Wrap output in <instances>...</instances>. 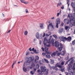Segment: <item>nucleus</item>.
<instances>
[{
	"label": "nucleus",
	"instance_id": "1",
	"mask_svg": "<svg viewBox=\"0 0 75 75\" xmlns=\"http://www.w3.org/2000/svg\"><path fill=\"white\" fill-rule=\"evenodd\" d=\"M51 38H52V36H50V38L48 40H47V38H44V41H43V44L45 45V51L46 52V53L47 54L46 55V58H51V56H50V53L49 52H48V47H51V45L50 44H51Z\"/></svg>",
	"mask_w": 75,
	"mask_h": 75
},
{
	"label": "nucleus",
	"instance_id": "2",
	"mask_svg": "<svg viewBox=\"0 0 75 75\" xmlns=\"http://www.w3.org/2000/svg\"><path fill=\"white\" fill-rule=\"evenodd\" d=\"M40 69L42 70V71H41L40 70H38V72L39 73L40 75H42L44 74V72H45L44 73L45 75H47L48 74V71L49 70L48 69H46V67L45 66H41Z\"/></svg>",
	"mask_w": 75,
	"mask_h": 75
},
{
	"label": "nucleus",
	"instance_id": "3",
	"mask_svg": "<svg viewBox=\"0 0 75 75\" xmlns=\"http://www.w3.org/2000/svg\"><path fill=\"white\" fill-rule=\"evenodd\" d=\"M71 16H70L69 15H68V17H69V20H68V22H67V24H69L70 23H71L74 24V26H75V18L74 17L72 16V15L71 14L70 15Z\"/></svg>",
	"mask_w": 75,
	"mask_h": 75
},
{
	"label": "nucleus",
	"instance_id": "4",
	"mask_svg": "<svg viewBox=\"0 0 75 75\" xmlns=\"http://www.w3.org/2000/svg\"><path fill=\"white\" fill-rule=\"evenodd\" d=\"M60 46V47H59L57 48V50H59V51L61 52V51L62 50V48L64 47V46L61 43H60L59 42H58V41H57V47H58L59 46Z\"/></svg>",
	"mask_w": 75,
	"mask_h": 75
},
{
	"label": "nucleus",
	"instance_id": "5",
	"mask_svg": "<svg viewBox=\"0 0 75 75\" xmlns=\"http://www.w3.org/2000/svg\"><path fill=\"white\" fill-rule=\"evenodd\" d=\"M27 62H25L23 64V66H25V65H27V64L28 63L29 64H30L31 63V62L33 61V60L32 58V57H30L29 58H27Z\"/></svg>",
	"mask_w": 75,
	"mask_h": 75
},
{
	"label": "nucleus",
	"instance_id": "6",
	"mask_svg": "<svg viewBox=\"0 0 75 75\" xmlns=\"http://www.w3.org/2000/svg\"><path fill=\"white\" fill-rule=\"evenodd\" d=\"M59 39L62 41H63L64 42H65V41H66L67 38L64 37V36H61L59 37Z\"/></svg>",
	"mask_w": 75,
	"mask_h": 75
},
{
	"label": "nucleus",
	"instance_id": "7",
	"mask_svg": "<svg viewBox=\"0 0 75 75\" xmlns=\"http://www.w3.org/2000/svg\"><path fill=\"white\" fill-rule=\"evenodd\" d=\"M71 60V61L69 62V64H72L73 63V61H74V57H72L70 59H69L66 62L65 65H67V64L68 63V62H69Z\"/></svg>",
	"mask_w": 75,
	"mask_h": 75
},
{
	"label": "nucleus",
	"instance_id": "8",
	"mask_svg": "<svg viewBox=\"0 0 75 75\" xmlns=\"http://www.w3.org/2000/svg\"><path fill=\"white\" fill-rule=\"evenodd\" d=\"M51 42L52 43V45L55 46V47H57V41H55L54 43V39H52L51 40Z\"/></svg>",
	"mask_w": 75,
	"mask_h": 75
},
{
	"label": "nucleus",
	"instance_id": "9",
	"mask_svg": "<svg viewBox=\"0 0 75 75\" xmlns=\"http://www.w3.org/2000/svg\"><path fill=\"white\" fill-rule=\"evenodd\" d=\"M72 66H69V67H68V70L69 71V73L71 75H73V72H72V70H71V67Z\"/></svg>",
	"mask_w": 75,
	"mask_h": 75
},
{
	"label": "nucleus",
	"instance_id": "10",
	"mask_svg": "<svg viewBox=\"0 0 75 75\" xmlns=\"http://www.w3.org/2000/svg\"><path fill=\"white\" fill-rule=\"evenodd\" d=\"M71 40H72V37L70 36H69L67 38H66V40L68 42H70Z\"/></svg>",
	"mask_w": 75,
	"mask_h": 75
},
{
	"label": "nucleus",
	"instance_id": "11",
	"mask_svg": "<svg viewBox=\"0 0 75 75\" xmlns=\"http://www.w3.org/2000/svg\"><path fill=\"white\" fill-rule=\"evenodd\" d=\"M49 28H53V25H52V23H50L48 25V28L49 30Z\"/></svg>",
	"mask_w": 75,
	"mask_h": 75
},
{
	"label": "nucleus",
	"instance_id": "12",
	"mask_svg": "<svg viewBox=\"0 0 75 75\" xmlns=\"http://www.w3.org/2000/svg\"><path fill=\"white\" fill-rule=\"evenodd\" d=\"M63 31V28H60L58 31L59 33L61 34Z\"/></svg>",
	"mask_w": 75,
	"mask_h": 75
},
{
	"label": "nucleus",
	"instance_id": "13",
	"mask_svg": "<svg viewBox=\"0 0 75 75\" xmlns=\"http://www.w3.org/2000/svg\"><path fill=\"white\" fill-rule=\"evenodd\" d=\"M57 54V51H56V52H54L52 53L51 54L52 57H55V55H56V54Z\"/></svg>",
	"mask_w": 75,
	"mask_h": 75
},
{
	"label": "nucleus",
	"instance_id": "14",
	"mask_svg": "<svg viewBox=\"0 0 75 75\" xmlns=\"http://www.w3.org/2000/svg\"><path fill=\"white\" fill-rule=\"evenodd\" d=\"M20 1H21V3H24V4H27L28 3L27 2H26L24 0H20Z\"/></svg>",
	"mask_w": 75,
	"mask_h": 75
},
{
	"label": "nucleus",
	"instance_id": "15",
	"mask_svg": "<svg viewBox=\"0 0 75 75\" xmlns=\"http://www.w3.org/2000/svg\"><path fill=\"white\" fill-rule=\"evenodd\" d=\"M40 35V34H39V33H37L36 34L35 37H36L37 38H39V36Z\"/></svg>",
	"mask_w": 75,
	"mask_h": 75
},
{
	"label": "nucleus",
	"instance_id": "16",
	"mask_svg": "<svg viewBox=\"0 0 75 75\" xmlns=\"http://www.w3.org/2000/svg\"><path fill=\"white\" fill-rule=\"evenodd\" d=\"M39 67H40V66H36L35 67V68H34V71H35L37 70V69H38L39 68Z\"/></svg>",
	"mask_w": 75,
	"mask_h": 75
},
{
	"label": "nucleus",
	"instance_id": "17",
	"mask_svg": "<svg viewBox=\"0 0 75 75\" xmlns=\"http://www.w3.org/2000/svg\"><path fill=\"white\" fill-rule=\"evenodd\" d=\"M57 23L58 24H59L61 23V21H60V19H59L57 21Z\"/></svg>",
	"mask_w": 75,
	"mask_h": 75
},
{
	"label": "nucleus",
	"instance_id": "18",
	"mask_svg": "<svg viewBox=\"0 0 75 75\" xmlns=\"http://www.w3.org/2000/svg\"><path fill=\"white\" fill-rule=\"evenodd\" d=\"M48 34H47L46 35V36L47 37H49V36H50V35H51V33L49 32L48 33Z\"/></svg>",
	"mask_w": 75,
	"mask_h": 75
},
{
	"label": "nucleus",
	"instance_id": "19",
	"mask_svg": "<svg viewBox=\"0 0 75 75\" xmlns=\"http://www.w3.org/2000/svg\"><path fill=\"white\" fill-rule=\"evenodd\" d=\"M23 69L24 72H26L27 71V68L24 67V66L23 67Z\"/></svg>",
	"mask_w": 75,
	"mask_h": 75
},
{
	"label": "nucleus",
	"instance_id": "20",
	"mask_svg": "<svg viewBox=\"0 0 75 75\" xmlns=\"http://www.w3.org/2000/svg\"><path fill=\"white\" fill-rule=\"evenodd\" d=\"M62 55H65V51H63L61 52Z\"/></svg>",
	"mask_w": 75,
	"mask_h": 75
},
{
	"label": "nucleus",
	"instance_id": "21",
	"mask_svg": "<svg viewBox=\"0 0 75 75\" xmlns=\"http://www.w3.org/2000/svg\"><path fill=\"white\" fill-rule=\"evenodd\" d=\"M65 29L66 30H69V28L68 26H66L65 27Z\"/></svg>",
	"mask_w": 75,
	"mask_h": 75
},
{
	"label": "nucleus",
	"instance_id": "22",
	"mask_svg": "<svg viewBox=\"0 0 75 75\" xmlns=\"http://www.w3.org/2000/svg\"><path fill=\"white\" fill-rule=\"evenodd\" d=\"M51 62L50 63L52 64H53L54 63V60H52V59H50Z\"/></svg>",
	"mask_w": 75,
	"mask_h": 75
},
{
	"label": "nucleus",
	"instance_id": "23",
	"mask_svg": "<svg viewBox=\"0 0 75 75\" xmlns=\"http://www.w3.org/2000/svg\"><path fill=\"white\" fill-rule=\"evenodd\" d=\"M60 71L62 72H64L65 71V68H64L63 69H60Z\"/></svg>",
	"mask_w": 75,
	"mask_h": 75
},
{
	"label": "nucleus",
	"instance_id": "24",
	"mask_svg": "<svg viewBox=\"0 0 75 75\" xmlns=\"http://www.w3.org/2000/svg\"><path fill=\"white\" fill-rule=\"evenodd\" d=\"M44 60L46 62V63H47V64L49 63V61H48V60L45 59H44Z\"/></svg>",
	"mask_w": 75,
	"mask_h": 75
},
{
	"label": "nucleus",
	"instance_id": "25",
	"mask_svg": "<svg viewBox=\"0 0 75 75\" xmlns=\"http://www.w3.org/2000/svg\"><path fill=\"white\" fill-rule=\"evenodd\" d=\"M69 26L70 27H72V26H75V25L72 23H71L69 24Z\"/></svg>",
	"mask_w": 75,
	"mask_h": 75
},
{
	"label": "nucleus",
	"instance_id": "26",
	"mask_svg": "<svg viewBox=\"0 0 75 75\" xmlns=\"http://www.w3.org/2000/svg\"><path fill=\"white\" fill-rule=\"evenodd\" d=\"M69 0H67V4H68V7H69Z\"/></svg>",
	"mask_w": 75,
	"mask_h": 75
},
{
	"label": "nucleus",
	"instance_id": "27",
	"mask_svg": "<svg viewBox=\"0 0 75 75\" xmlns=\"http://www.w3.org/2000/svg\"><path fill=\"white\" fill-rule=\"evenodd\" d=\"M72 44L73 45H74L75 44V39L72 41Z\"/></svg>",
	"mask_w": 75,
	"mask_h": 75
},
{
	"label": "nucleus",
	"instance_id": "28",
	"mask_svg": "<svg viewBox=\"0 0 75 75\" xmlns=\"http://www.w3.org/2000/svg\"><path fill=\"white\" fill-rule=\"evenodd\" d=\"M28 34V32L27 31H25L24 32V35H27V34Z\"/></svg>",
	"mask_w": 75,
	"mask_h": 75
},
{
	"label": "nucleus",
	"instance_id": "29",
	"mask_svg": "<svg viewBox=\"0 0 75 75\" xmlns=\"http://www.w3.org/2000/svg\"><path fill=\"white\" fill-rule=\"evenodd\" d=\"M16 61H17V60H16L15 61H13V64L12 65V66H13V65H14V64H16Z\"/></svg>",
	"mask_w": 75,
	"mask_h": 75
},
{
	"label": "nucleus",
	"instance_id": "30",
	"mask_svg": "<svg viewBox=\"0 0 75 75\" xmlns=\"http://www.w3.org/2000/svg\"><path fill=\"white\" fill-rule=\"evenodd\" d=\"M68 59H69V56L68 55L67 57L65 58V60H68Z\"/></svg>",
	"mask_w": 75,
	"mask_h": 75
},
{
	"label": "nucleus",
	"instance_id": "31",
	"mask_svg": "<svg viewBox=\"0 0 75 75\" xmlns=\"http://www.w3.org/2000/svg\"><path fill=\"white\" fill-rule=\"evenodd\" d=\"M61 10L60 11L59 13H57V16H59V14H61Z\"/></svg>",
	"mask_w": 75,
	"mask_h": 75
},
{
	"label": "nucleus",
	"instance_id": "32",
	"mask_svg": "<svg viewBox=\"0 0 75 75\" xmlns=\"http://www.w3.org/2000/svg\"><path fill=\"white\" fill-rule=\"evenodd\" d=\"M36 57V59H37L38 60L39 59V57L38 56H35Z\"/></svg>",
	"mask_w": 75,
	"mask_h": 75
},
{
	"label": "nucleus",
	"instance_id": "33",
	"mask_svg": "<svg viewBox=\"0 0 75 75\" xmlns=\"http://www.w3.org/2000/svg\"><path fill=\"white\" fill-rule=\"evenodd\" d=\"M34 52H35V53H36V54H38V51H37V50H36L35 49V50Z\"/></svg>",
	"mask_w": 75,
	"mask_h": 75
},
{
	"label": "nucleus",
	"instance_id": "34",
	"mask_svg": "<svg viewBox=\"0 0 75 75\" xmlns=\"http://www.w3.org/2000/svg\"><path fill=\"white\" fill-rule=\"evenodd\" d=\"M72 69H73V70H74V71L75 70V66H73L72 68Z\"/></svg>",
	"mask_w": 75,
	"mask_h": 75
},
{
	"label": "nucleus",
	"instance_id": "35",
	"mask_svg": "<svg viewBox=\"0 0 75 75\" xmlns=\"http://www.w3.org/2000/svg\"><path fill=\"white\" fill-rule=\"evenodd\" d=\"M53 37H54L55 38V39L57 38V35H53Z\"/></svg>",
	"mask_w": 75,
	"mask_h": 75
},
{
	"label": "nucleus",
	"instance_id": "36",
	"mask_svg": "<svg viewBox=\"0 0 75 75\" xmlns=\"http://www.w3.org/2000/svg\"><path fill=\"white\" fill-rule=\"evenodd\" d=\"M67 19H65L64 20V23H66V22L67 21Z\"/></svg>",
	"mask_w": 75,
	"mask_h": 75
},
{
	"label": "nucleus",
	"instance_id": "37",
	"mask_svg": "<svg viewBox=\"0 0 75 75\" xmlns=\"http://www.w3.org/2000/svg\"><path fill=\"white\" fill-rule=\"evenodd\" d=\"M64 62H62L61 63V64L62 65H64Z\"/></svg>",
	"mask_w": 75,
	"mask_h": 75
},
{
	"label": "nucleus",
	"instance_id": "38",
	"mask_svg": "<svg viewBox=\"0 0 75 75\" xmlns=\"http://www.w3.org/2000/svg\"><path fill=\"white\" fill-rule=\"evenodd\" d=\"M41 49L43 51H44V50H45V48H44L43 47L41 48Z\"/></svg>",
	"mask_w": 75,
	"mask_h": 75
},
{
	"label": "nucleus",
	"instance_id": "39",
	"mask_svg": "<svg viewBox=\"0 0 75 75\" xmlns=\"http://www.w3.org/2000/svg\"><path fill=\"white\" fill-rule=\"evenodd\" d=\"M64 23H62L61 25V26H62V27L64 26Z\"/></svg>",
	"mask_w": 75,
	"mask_h": 75
},
{
	"label": "nucleus",
	"instance_id": "40",
	"mask_svg": "<svg viewBox=\"0 0 75 75\" xmlns=\"http://www.w3.org/2000/svg\"><path fill=\"white\" fill-rule=\"evenodd\" d=\"M61 54V53H57V55H60Z\"/></svg>",
	"mask_w": 75,
	"mask_h": 75
},
{
	"label": "nucleus",
	"instance_id": "41",
	"mask_svg": "<svg viewBox=\"0 0 75 75\" xmlns=\"http://www.w3.org/2000/svg\"><path fill=\"white\" fill-rule=\"evenodd\" d=\"M30 73L31 74H32V75H34V72L33 71H30Z\"/></svg>",
	"mask_w": 75,
	"mask_h": 75
},
{
	"label": "nucleus",
	"instance_id": "42",
	"mask_svg": "<svg viewBox=\"0 0 75 75\" xmlns=\"http://www.w3.org/2000/svg\"><path fill=\"white\" fill-rule=\"evenodd\" d=\"M29 54V52H27L26 54V55H28Z\"/></svg>",
	"mask_w": 75,
	"mask_h": 75
},
{
	"label": "nucleus",
	"instance_id": "43",
	"mask_svg": "<svg viewBox=\"0 0 75 75\" xmlns=\"http://www.w3.org/2000/svg\"><path fill=\"white\" fill-rule=\"evenodd\" d=\"M42 55L43 56H44V55H46V54L45 53H42Z\"/></svg>",
	"mask_w": 75,
	"mask_h": 75
},
{
	"label": "nucleus",
	"instance_id": "44",
	"mask_svg": "<svg viewBox=\"0 0 75 75\" xmlns=\"http://www.w3.org/2000/svg\"><path fill=\"white\" fill-rule=\"evenodd\" d=\"M23 60L21 61H20V62H18V64H20V63H21V62H23Z\"/></svg>",
	"mask_w": 75,
	"mask_h": 75
},
{
	"label": "nucleus",
	"instance_id": "45",
	"mask_svg": "<svg viewBox=\"0 0 75 75\" xmlns=\"http://www.w3.org/2000/svg\"><path fill=\"white\" fill-rule=\"evenodd\" d=\"M31 66H35V64L34 63H32V65Z\"/></svg>",
	"mask_w": 75,
	"mask_h": 75
},
{
	"label": "nucleus",
	"instance_id": "46",
	"mask_svg": "<svg viewBox=\"0 0 75 75\" xmlns=\"http://www.w3.org/2000/svg\"><path fill=\"white\" fill-rule=\"evenodd\" d=\"M25 11L27 13H28V10H27V9H26L25 10Z\"/></svg>",
	"mask_w": 75,
	"mask_h": 75
},
{
	"label": "nucleus",
	"instance_id": "47",
	"mask_svg": "<svg viewBox=\"0 0 75 75\" xmlns=\"http://www.w3.org/2000/svg\"><path fill=\"white\" fill-rule=\"evenodd\" d=\"M61 9H64V6H62V7H61Z\"/></svg>",
	"mask_w": 75,
	"mask_h": 75
},
{
	"label": "nucleus",
	"instance_id": "48",
	"mask_svg": "<svg viewBox=\"0 0 75 75\" xmlns=\"http://www.w3.org/2000/svg\"><path fill=\"white\" fill-rule=\"evenodd\" d=\"M58 23H57V28H58Z\"/></svg>",
	"mask_w": 75,
	"mask_h": 75
},
{
	"label": "nucleus",
	"instance_id": "49",
	"mask_svg": "<svg viewBox=\"0 0 75 75\" xmlns=\"http://www.w3.org/2000/svg\"><path fill=\"white\" fill-rule=\"evenodd\" d=\"M65 74L66 75H68V73L67 72H65Z\"/></svg>",
	"mask_w": 75,
	"mask_h": 75
},
{
	"label": "nucleus",
	"instance_id": "50",
	"mask_svg": "<svg viewBox=\"0 0 75 75\" xmlns=\"http://www.w3.org/2000/svg\"><path fill=\"white\" fill-rule=\"evenodd\" d=\"M45 36V33H44L43 34V37H44Z\"/></svg>",
	"mask_w": 75,
	"mask_h": 75
},
{
	"label": "nucleus",
	"instance_id": "51",
	"mask_svg": "<svg viewBox=\"0 0 75 75\" xmlns=\"http://www.w3.org/2000/svg\"><path fill=\"white\" fill-rule=\"evenodd\" d=\"M62 3H61V2H60L59 6H62Z\"/></svg>",
	"mask_w": 75,
	"mask_h": 75
},
{
	"label": "nucleus",
	"instance_id": "52",
	"mask_svg": "<svg viewBox=\"0 0 75 75\" xmlns=\"http://www.w3.org/2000/svg\"><path fill=\"white\" fill-rule=\"evenodd\" d=\"M40 27L41 28H42V27H43V25H40Z\"/></svg>",
	"mask_w": 75,
	"mask_h": 75
},
{
	"label": "nucleus",
	"instance_id": "53",
	"mask_svg": "<svg viewBox=\"0 0 75 75\" xmlns=\"http://www.w3.org/2000/svg\"><path fill=\"white\" fill-rule=\"evenodd\" d=\"M39 63L40 65H42V63H41V62H39Z\"/></svg>",
	"mask_w": 75,
	"mask_h": 75
},
{
	"label": "nucleus",
	"instance_id": "54",
	"mask_svg": "<svg viewBox=\"0 0 75 75\" xmlns=\"http://www.w3.org/2000/svg\"><path fill=\"white\" fill-rule=\"evenodd\" d=\"M10 31H11V30H9L7 33H10Z\"/></svg>",
	"mask_w": 75,
	"mask_h": 75
},
{
	"label": "nucleus",
	"instance_id": "55",
	"mask_svg": "<svg viewBox=\"0 0 75 75\" xmlns=\"http://www.w3.org/2000/svg\"><path fill=\"white\" fill-rule=\"evenodd\" d=\"M35 50H34V48H33L32 50V51H34Z\"/></svg>",
	"mask_w": 75,
	"mask_h": 75
},
{
	"label": "nucleus",
	"instance_id": "56",
	"mask_svg": "<svg viewBox=\"0 0 75 75\" xmlns=\"http://www.w3.org/2000/svg\"><path fill=\"white\" fill-rule=\"evenodd\" d=\"M57 67H58L59 68H62V66H57Z\"/></svg>",
	"mask_w": 75,
	"mask_h": 75
},
{
	"label": "nucleus",
	"instance_id": "57",
	"mask_svg": "<svg viewBox=\"0 0 75 75\" xmlns=\"http://www.w3.org/2000/svg\"><path fill=\"white\" fill-rule=\"evenodd\" d=\"M30 51H32V50H31V47H30L29 49Z\"/></svg>",
	"mask_w": 75,
	"mask_h": 75
},
{
	"label": "nucleus",
	"instance_id": "58",
	"mask_svg": "<svg viewBox=\"0 0 75 75\" xmlns=\"http://www.w3.org/2000/svg\"><path fill=\"white\" fill-rule=\"evenodd\" d=\"M51 19L53 20V19H54V17H53L51 18Z\"/></svg>",
	"mask_w": 75,
	"mask_h": 75
},
{
	"label": "nucleus",
	"instance_id": "59",
	"mask_svg": "<svg viewBox=\"0 0 75 75\" xmlns=\"http://www.w3.org/2000/svg\"><path fill=\"white\" fill-rule=\"evenodd\" d=\"M69 65H70V66H72V65L71 64H68V66H69Z\"/></svg>",
	"mask_w": 75,
	"mask_h": 75
},
{
	"label": "nucleus",
	"instance_id": "60",
	"mask_svg": "<svg viewBox=\"0 0 75 75\" xmlns=\"http://www.w3.org/2000/svg\"><path fill=\"white\" fill-rule=\"evenodd\" d=\"M41 44V41H40V44Z\"/></svg>",
	"mask_w": 75,
	"mask_h": 75
},
{
	"label": "nucleus",
	"instance_id": "61",
	"mask_svg": "<svg viewBox=\"0 0 75 75\" xmlns=\"http://www.w3.org/2000/svg\"><path fill=\"white\" fill-rule=\"evenodd\" d=\"M37 59H36L35 60V62H36V61H37Z\"/></svg>",
	"mask_w": 75,
	"mask_h": 75
},
{
	"label": "nucleus",
	"instance_id": "62",
	"mask_svg": "<svg viewBox=\"0 0 75 75\" xmlns=\"http://www.w3.org/2000/svg\"><path fill=\"white\" fill-rule=\"evenodd\" d=\"M2 15L3 16V17H4V14H3V13H2Z\"/></svg>",
	"mask_w": 75,
	"mask_h": 75
},
{
	"label": "nucleus",
	"instance_id": "63",
	"mask_svg": "<svg viewBox=\"0 0 75 75\" xmlns=\"http://www.w3.org/2000/svg\"><path fill=\"white\" fill-rule=\"evenodd\" d=\"M73 66H75V63L73 64Z\"/></svg>",
	"mask_w": 75,
	"mask_h": 75
},
{
	"label": "nucleus",
	"instance_id": "64",
	"mask_svg": "<svg viewBox=\"0 0 75 75\" xmlns=\"http://www.w3.org/2000/svg\"><path fill=\"white\" fill-rule=\"evenodd\" d=\"M59 3L57 4V7H58V6H59Z\"/></svg>",
	"mask_w": 75,
	"mask_h": 75
}]
</instances>
